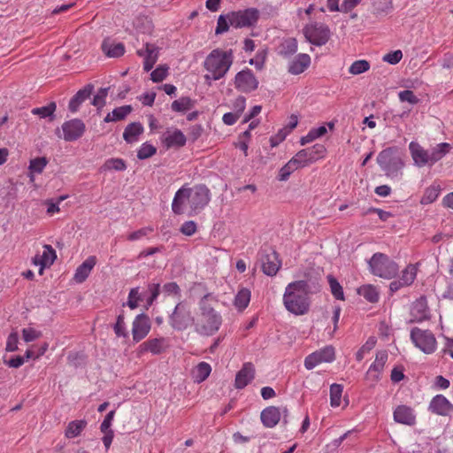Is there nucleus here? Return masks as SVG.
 <instances>
[{
	"instance_id": "79ce46f5",
	"label": "nucleus",
	"mask_w": 453,
	"mask_h": 453,
	"mask_svg": "<svg viewBox=\"0 0 453 453\" xmlns=\"http://www.w3.org/2000/svg\"><path fill=\"white\" fill-rule=\"evenodd\" d=\"M441 189L439 186H430L426 188L421 199L420 203L422 204H430L434 203L439 196Z\"/></svg>"
},
{
	"instance_id": "9b49d317",
	"label": "nucleus",
	"mask_w": 453,
	"mask_h": 453,
	"mask_svg": "<svg viewBox=\"0 0 453 453\" xmlns=\"http://www.w3.org/2000/svg\"><path fill=\"white\" fill-rule=\"evenodd\" d=\"M326 152V147L323 144L317 143L312 147L301 150L293 157V159L300 168H303L323 158Z\"/></svg>"
},
{
	"instance_id": "f3484780",
	"label": "nucleus",
	"mask_w": 453,
	"mask_h": 453,
	"mask_svg": "<svg viewBox=\"0 0 453 453\" xmlns=\"http://www.w3.org/2000/svg\"><path fill=\"white\" fill-rule=\"evenodd\" d=\"M418 273V264H410L408 265L404 270H403L402 274L398 280H393L389 284V288L392 292H395L402 288L411 286Z\"/></svg>"
},
{
	"instance_id": "de8ad7c7",
	"label": "nucleus",
	"mask_w": 453,
	"mask_h": 453,
	"mask_svg": "<svg viewBox=\"0 0 453 453\" xmlns=\"http://www.w3.org/2000/svg\"><path fill=\"white\" fill-rule=\"evenodd\" d=\"M371 67L367 60L360 59L354 61L349 67V73L353 75H358L367 72Z\"/></svg>"
},
{
	"instance_id": "864d4df0",
	"label": "nucleus",
	"mask_w": 453,
	"mask_h": 453,
	"mask_svg": "<svg viewBox=\"0 0 453 453\" xmlns=\"http://www.w3.org/2000/svg\"><path fill=\"white\" fill-rule=\"evenodd\" d=\"M297 50V41L295 38L285 40L281 44L280 54L283 56L292 55Z\"/></svg>"
},
{
	"instance_id": "72a5a7b5",
	"label": "nucleus",
	"mask_w": 453,
	"mask_h": 453,
	"mask_svg": "<svg viewBox=\"0 0 453 453\" xmlns=\"http://www.w3.org/2000/svg\"><path fill=\"white\" fill-rule=\"evenodd\" d=\"M211 372V365L206 362H200L192 371V377L195 382L204 381Z\"/></svg>"
},
{
	"instance_id": "6e6552de",
	"label": "nucleus",
	"mask_w": 453,
	"mask_h": 453,
	"mask_svg": "<svg viewBox=\"0 0 453 453\" xmlns=\"http://www.w3.org/2000/svg\"><path fill=\"white\" fill-rule=\"evenodd\" d=\"M192 323H194V318L191 313L190 305L187 302L177 303L169 317L170 326L177 331H183Z\"/></svg>"
},
{
	"instance_id": "4c0bfd02",
	"label": "nucleus",
	"mask_w": 453,
	"mask_h": 453,
	"mask_svg": "<svg viewBox=\"0 0 453 453\" xmlns=\"http://www.w3.org/2000/svg\"><path fill=\"white\" fill-rule=\"evenodd\" d=\"M250 296L251 294L248 288H241L234 297V306L240 311L246 309L250 302Z\"/></svg>"
},
{
	"instance_id": "393cba45",
	"label": "nucleus",
	"mask_w": 453,
	"mask_h": 453,
	"mask_svg": "<svg viewBox=\"0 0 453 453\" xmlns=\"http://www.w3.org/2000/svg\"><path fill=\"white\" fill-rule=\"evenodd\" d=\"M311 65V57L308 54L301 53L296 56L288 66V72L293 75L303 73Z\"/></svg>"
},
{
	"instance_id": "5701e85b",
	"label": "nucleus",
	"mask_w": 453,
	"mask_h": 453,
	"mask_svg": "<svg viewBox=\"0 0 453 453\" xmlns=\"http://www.w3.org/2000/svg\"><path fill=\"white\" fill-rule=\"evenodd\" d=\"M393 417L396 423L407 426H412L416 421L414 411L411 407L403 404L395 409Z\"/></svg>"
},
{
	"instance_id": "412c9836",
	"label": "nucleus",
	"mask_w": 453,
	"mask_h": 453,
	"mask_svg": "<svg viewBox=\"0 0 453 453\" xmlns=\"http://www.w3.org/2000/svg\"><path fill=\"white\" fill-rule=\"evenodd\" d=\"M255 377V367L251 363H245L237 372L234 380V387L237 389L244 388Z\"/></svg>"
},
{
	"instance_id": "0eeeda50",
	"label": "nucleus",
	"mask_w": 453,
	"mask_h": 453,
	"mask_svg": "<svg viewBox=\"0 0 453 453\" xmlns=\"http://www.w3.org/2000/svg\"><path fill=\"white\" fill-rule=\"evenodd\" d=\"M303 32L306 40L313 45H325L330 39L331 32L327 25L311 21L306 24Z\"/></svg>"
},
{
	"instance_id": "7ed1b4c3",
	"label": "nucleus",
	"mask_w": 453,
	"mask_h": 453,
	"mask_svg": "<svg viewBox=\"0 0 453 453\" xmlns=\"http://www.w3.org/2000/svg\"><path fill=\"white\" fill-rule=\"evenodd\" d=\"M234 61L232 50H224L222 49L212 50L205 58L203 66L207 73L204 74V80L211 84V81H218L223 78L229 71Z\"/></svg>"
},
{
	"instance_id": "37998d69",
	"label": "nucleus",
	"mask_w": 453,
	"mask_h": 453,
	"mask_svg": "<svg viewBox=\"0 0 453 453\" xmlns=\"http://www.w3.org/2000/svg\"><path fill=\"white\" fill-rule=\"evenodd\" d=\"M237 104L240 106L238 112H227L223 115L222 119L226 125H234L238 120L241 112L244 110L245 99L243 97L238 98Z\"/></svg>"
},
{
	"instance_id": "6e6d98bb",
	"label": "nucleus",
	"mask_w": 453,
	"mask_h": 453,
	"mask_svg": "<svg viewBox=\"0 0 453 453\" xmlns=\"http://www.w3.org/2000/svg\"><path fill=\"white\" fill-rule=\"evenodd\" d=\"M124 319H125L124 315L119 314L117 317V321L113 326L114 333L118 337H127V332L126 329V325H125Z\"/></svg>"
},
{
	"instance_id": "ea45409f",
	"label": "nucleus",
	"mask_w": 453,
	"mask_h": 453,
	"mask_svg": "<svg viewBox=\"0 0 453 453\" xmlns=\"http://www.w3.org/2000/svg\"><path fill=\"white\" fill-rule=\"evenodd\" d=\"M193 106V101L188 96H183L178 100L173 101L171 105L172 110L176 112H185L192 109Z\"/></svg>"
},
{
	"instance_id": "3c124183",
	"label": "nucleus",
	"mask_w": 453,
	"mask_h": 453,
	"mask_svg": "<svg viewBox=\"0 0 453 453\" xmlns=\"http://www.w3.org/2000/svg\"><path fill=\"white\" fill-rule=\"evenodd\" d=\"M392 9L390 0H377L373 4V11L376 15L388 14Z\"/></svg>"
},
{
	"instance_id": "5fc2aeb1",
	"label": "nucleus",
	"mask_w": 453,
	"mask_h": 453,
	"mask_svg": "<svg viewBox=\"0 0 453 453\" xmlns=\"http://www.w3.org/2000/svg\"><path fill=\"white\" fill-rule=\"evenodd\" d=\"M142 300V294L139 292V288H133L128 294L127 305L130 309L134 310L138 307V302Z\"/></svg>"
},
{
	"instance_id": "a19ab883",
	"label": "nucleus",
	"mask_w": 453,
	"mask_h": 453,
	"mask_svg": "<svg viewBox=\"0 0 453 453\" xmlns=\"http://www.w3.org/2000/svg\"><path fill=\"white\" fill-rule=\"evenodd\" d=\"M300 167L296 163V161L293 159V157L286 164L284 165L279 171L278 179L280 181H286L292 173L299 169Z\"/></svg>"
},
{
	"instance_id": "423d86ee",
	"label": "nucleus",
	"mask_w": 453,
	"mask_h": 453,
	"mask_svg": "<svg viewBox=\"0 0 453 453\" xmlns=\"http://www.w3.org/2000/svg\"><path fill=\"white\" fill-rule=\"evenodd\" d=\"M377 163L390 178L397 176L404 166V162L400 157L395 155L393 148L381 150L377 157Z\"/></svg>"
},
{
	"instance_id": "bb28decb",
	"label": "nucleus",
	"mask_w": 453,
	"mask_h": 453,
	"mask_svg": "<svg viewBox=\"0 0 453 453\" xmlns=\"http://www.w3.org/2000/svg\"><path fill=\"white\" fill-rule=\"evenodd\" d=\"M96 264V257L95 256L88 257L81 265H80L73 275V280L77 283H82L90 274L92 269Z\"/></svg>"
},
{
	"instance_id": "680f3d73",
	"label": "nucleus",
	"mask_w": 453,
	"mask_h": 453,
	"mask_svg": "<svg viewBox=\"0 0 453 453\" xmlns=\"http://www.w3.org/2000/svg\"><path fill=\"white\" fill-rule=\"evenodd\" d=\"M398 97L401 102H408L411 104H416L419 101L411 90L400 91Z\"/></svg>"
},
{
	"instance_id": "f704fd0d",
	"label": "nucleus",
	"mask_w": 453,
	"mask_h": 453,
	"mask_svg": "<svg viewBox=\"0 0 453 453\" xmlns=\"http://www.w3.org/2000/svg\"><path fill=\"white\" fill-rule=\"evenodd\" d=\"M451 146L448 142L437 144L429 153V165H434L441 160L447 153H449Z\"/></svg>"
},
{
	"instance_id": "c03bdc74",
	"label": "nucleus",
	"mask_w": 453,
	"mask_h": 453,
	"mask_svg": "<svg viewBox=\"0 0 453 453\" xmlns=\"http://www.w3.org/2000/svg\"><path fill=\"white\" fill-rule=\"evenodd\" d=\"M358 294L370 303H376L379 300V293L377 289L371 285L359 288Z\"/></svg>"
},
{
	"instance_id": "473e14b6",
	"label": "nucleus",
	"mask_w": 453,
	"mask_h": 453,
	"mask_svg": "<svg viewBox=\"0 0 453 453\" xmlns=\"http://www.w3.org/2000/svg\"><path fill=\"white\" fill-rule=\"evenodd\" d=\"M102 50L110 58H118L125 53V47L120 42H111L110 41H104Z\"/></svg>"
},
{
	"instance_id": "c85d7f7f",
	"label": "nucleus",
	"mask_w": 453,
	"mask_h": 453,
	"mask_svg": "<svg viewBox=\"0 0 453 453\" xmlns=\"http://www.w3.org/2000/svg\"><path fill=\"white\" fill-rule=\"evenodd\" d=\"M138 54L144 58L143 69L146 72L150 71L157 60V50L153 44L146 43L145 50H139Z\"/></svg>"
},
{
	"instance_id": "9d476101",
	"label": "nucleus",
	"mask_w": 453,
	"mask_h": 453,
	"mask_svg": "<svg viewBox=\"0 0 453 453\" xmlns=\"http://www.w3.org/2000/svg\"><path fill=\"white\" fill-rule=\"evenodd\" d=\"M259 18V12L256 8H248L227 13L229 24L235 28L250 27Z\"/></svg>"
},
{
	"instance_id": "7c9ffc66",
	"label": "nucleus",
	"mask_w": 453,
	"mask_h": 453,
	"mask_svg": "<svg viewBox=\"0 0 453 453\" xmlns=\"http://www.w3.org/2000/svg\"><path fill=\"white\" fill-rule=\"evenodd\" d=\"M92 92V87L88 85L82 89H80L70 100L68 108L72 112L78 111L80 105L90 96Z\"/></svg>"
},
{
	"instance_id": "e2e57ef3",
	"label": "nucleus",
	"mask_w": 453,
	"mask_h": 453,
	"mask_svg": "<svg viewBox=\"0 0 453 453\" xmlns=\"http://www.w3.org/2000/svg\"><path fill=\"white\" fill-rule=\"evenodd\" d=\"M228 23H229V21L227 19V14L226 16L220 15L218 19L217 27L215 29L216 35H220V34H223V33L228 31V29H229Z\"/></svg>"
},
{
	"instance_id": "4d7b16f0",
	"label": "nucleus",
	"mask_w": 453,
	"mask_h": 453,
	"mask_svg": "<svg viewBox=\"0 0 453 453\" xmlns=\"http://www.w3.org/2000/svg\"><path fill=\"white\" fill-rule=\"evenodd\" d=\"M168 73V66L166 65H159L150 74L151 80L154 82H161L164 81Z\"/></svg>"
},
{
	"instance_id": "2eb2a0df",
	"label": "nucleus",
	"mask_w": 453,
	"mask_h": 453,
	"mask_svg": "<svg viewBox=\"0 0 453 453\" xmlns=\"http://www.w3.org/2000/svg\"><path fill=\"white\" fill-rule=\"evenodd\" d=\"M388 358V352L385 350L379 351L376 354L375 360L370 365L365 374L366 380L371 382L372 385H375L380 380V376L384 370Z\"/></svg>"
},
{
	"instance_id": "69168bd1",
	"label": "nucleus",
	"mask_w": 453,
	"mask_h": 453,
	"mask_svg": "<svg viewBox=\"0 0 453 453\" xmlns=\"http://www.w3.org/2000/svg\"><path fill=\"white\" fill-rule=\"evenodd\" d=\"M22 336L26 342H30L37 339L40 334L32 327H27L22 330Z\"/></svg>"
},
{
	"instance_id": "09e8293b",
	"label": "nucleus",
	"mask_w": 453,
	"mask_h": 453,
	"mask_svg": "<svg viewBox=\"0 0 453 453\" xmlns=\"http://www.w3.org/2000/svg\"><path fill=\"white\" fill-rule=\"evenodd\" d=\"M48 164L46 157H36L30 160L28 171L32 173H42Z\"/></svg>"
},
{
	"instance_id": "f03ea898",
	"label": "nucleus",
	"mask_w": 453,
	"mask_h": 453,
	"mask_svg": "<svg viewBox=\"0 0 453 453\" xmlns=\"http://www.w3.org/2000/svg\"><path fill=\"white\" fill-rule=\"evenodd\" d=\"M312 290L308 280H296L287 285L283 294V304L290 313L301 316L306 314L311 306L310 295L319 290L314 286Z\"/></svg>"
},
{
	"instance_id": "f257e3e1",
	"label": "nucleus",
	"mask_w": 453,
	"mask_h": 453,
	"mask_svg": "<svg viewBox=\"0 0 453 453\" xmlns=\"http://www.w3.org/2000/svg\"><path fill=\"white\" fill-rule=\"evenodd\" d=\"M210 202V190L203 185H183L174 195L172 210L174 214L193 216Z\"/></svg>"
},
{
	"instance_id": "bf43d9fd",
	"label": "nucleus",
	"mask_w": 453,
	"mask_h": 453,
	"mask_svg": "<svg viewBox=\"0 0 453 453\" xmlns=\"http://www.w3.org/2000/svg\"><path fill=\"white\" fill-rule=\"evenodd\" d=\"M19 334L17 332H12L9 334L6 342L5 350L8 352H13L18 349Z\"/></svg>"
},
{
	"instance_id": "052dcab7",
	"label": "nucleus",
	"mask_w": 453,
	"mask_h": 453,
	"mask_svg": "<svg viewBox=\"0 0 453 453\" xmlns=\"http://www.w3.org/2000/svg\"><path fill=\"white\" fill-rule=\"evenodd\" d=\"M403 58V52L400 50L391 51L383 57V61L390 64V65H396L398 64L401 59Z\"/></svg>"
},
{
	"instance_id": "13d9d810",
	"label": "nucleus",
	"mask_w": 453,
	"mask_h": 453,
	"mask_svg": "<svg viewBox=\"0 0 453 453\" xmlns=\"http://www.w3.org/2000/svg\"><path fill=\"white\" fill-rule=\"evenodd\" d=\"M148 292L150 293V296L146 298V302L148 305H151L154 301L157 298L160 293V284L159 283H150L148 285Z\"/></svg>"
},
{
	"instance_id": "aec40b11",
	"label": "nucleus",
	"mask_w": 453,
	"mask_h": 453,
	"mask_svg": "<svg viewBox=\"0 0 453 453\" xmlns=\"http://www.w3.org/2000/svg\"><path fill=\"white\" fill-rule=\"evenodd\" d=\"M428 409L431 412L440 416H449L453 413V404L442 395L434 396Z\"/></svg>"
},
{
	"instance_id": "6ab92c4d",
	"label": "nucleus",
	"mask_w": 453,
	"mask_h": 453,
	"mask_svg": "<svg viewBox=\"0 0 453 453\" xmlns=\"http://www.w3.org/2000/svg\"><path fill=\"white\" fill-rule=\"evenodd\" d=\"M168 347L167 341L164 337L147 340L139 345L137 349L138 355H143L150 352L153 355H159Z\"/></svg>"
},
{
	"instance_id": "58836bf2",
	"label": "nucleus",
	"mask_w": 453,
	"mask_h": 453,
	"mask_svg": "<svg viewBox=\"0 0 453 453\" xmlns=\"http://www.w3.org/2000/svg\"><path fill=\"white\" fill-rule=\"evenodd\" d=\"M102 171H125L127 169L126 162L122 158L111 157L107 159L101 167Z\"/></svg>"
},
{
	"instance_id": "ddd939ff",
	"label": "nucleus",
	"mask_w": 453,
	"mask_h": 453,
	"mask_svg": "<svg viewBox=\"0 0 453 453\" xmlns=\"http://www.w3.org/2000/svg\"><path fill=\"white\" fill-rule=\"evenodd\" d=\"M334 358V349L332 346H326L308 355L304 359V366L307 370H311L321 363H331Z\"/></svg>"
},
{
	"instance_id": "c9c22d12",
	"label": "nucleus",
	"mask_w": 453,
	"mask_h": 453,
	"mask_svg": "<svg viewBox=\"0 0 453 453\" xmlns=\"http://www.w3.org/2000/svg\"><path fill=\"white\" fill-rule=\"evenodd\" d=\"M86 426L87 421L84 419L71 421L65 431V435L68 439L75 438L81 434Z\"/></svg>"
},
{
	"instance_id": "2f4dec72",
	"label": "nucleus",
	"mask_w": 453,
	"mask_h": 453,
	"mask_svg": "<svg viewBox=\"0 0 453 453\" xmlns=\"http://www.w3.org/2000/svg\"><path fill=\"white\" fill-rule=\"evenodd\" d=\"M143 132V127L140 123L134 122L129 124L124 130L123 138L128 143L138 141V136Z\"/></svg>"
},
{
	"instance_id": "0e129e2a",
	"label": "nucleus",
	"mask_w": 453,
	"mask_h": 453,
	"mask_svg": "<svg viewBox=\"0 0 453 453\" xmlns=\"http://www.w3.org/2000/svg\"><path fill=\"white\" fill-rule=\"evenodd\" d=\"M115 416V411H111L109 413L106 414L104 417V419L101 423L100 430L101 432H107V431H112L111 429L113 418Z\"/></svg>"
},
{
	"instance_id": "603ef678",
	"label": "nucleus",
	"mask_w": 453,
	"mask_h": 453,
	"mask_svg": "<svg viewBox=\"0 0 453 453\" xmlns=\"http://www.w3.org/2000/svg\"><path fill=\"white\" fill-rule=\"evenodd\" d=\"M57 105L54 102L49 104L48 105L34 108L31 112L34 115H38L41 118H46L53 115L54 111H56Z\"/></svg>"
},
{
	"instance_id": "a878e982",
	"label": "nucleus",
	"mask_w": 453,
	"mask_h": 453,
	"mask_svg": "<svg viewBox=\"0 0 453 453\" xmlns=\"http://www.w3.org/2000/svg\"><path fill=\"white\" fill-rule=\"evenodd\" d=\"M57 258L56 251L51 248L50 245H44L43 246V252L42 255H36L33 258V263L35 265H39L40 270L39 273L42 274L43 272V269L45 267L50 266L55 259Z\"/></svg>"
},
{
	"instance_id": "a18cd8bd",
	"label": "nucleus",
	"mask_w": 453,
	"mask_h": 453,
	"mask_svg": "<svg viewBox=\"0 0 453 453\" xmlns=\"http://www.w3.org/2000/svg\"><path fill=\"white\" fill-rule=\"evenodd\" d=\"M343 387L340 384L334 383L330 387V404L332 407H339L341 405Z\"/></svg>"
},
{
	"instance_id": "1a4fd4ad",
	"label": "nucleus",
	"mask_w": 453,
	"mask_h": 453,
	"mask_svg": "<svg viewBox=\"0 0 453 453\" xmlns=\"http://www.w3.org/2000/svg\"><path fill=\"white\" fill-rule=\"evenodd\" d=\"M410 336L415 347L425 354H432L437 349L435 336L430 330L414 327Z\"/></svg>"
},
{
	"instance_id": "338daca9",
	"label": "nucleus",
	"mask_w": 453,
	"mask_h": 453,
	"mask_svg": "<svg viewBox=\"0 0 453 453\" xmlns=\"http://www.w3.org/2000/svg\"><path fill=\"white\" fill-rule=\"evenodd\" d=\"M162 291L165 296H177L180 294V288L176 282H168L163 286Z\"/></svg>"
},
{
	"instance_id": "b1692460",
	"label": "nucleus",
	"mask_w": 453,
	"mask_h": 453,
	"mask_svg": "<svg viewBox=\"0 0 453 453\" xmlns=\"http://www.w3.org/2000/svg\"><path fill=\"white\" fill-rule=\"evenodd\" d=\"M409 150L415 165L423 167L426 165H429V151L425 150L416 142H411Z\"/></svg>"
},
{
	"instance_id": "4be33fe9",
	"label": "nucleus",
	"mask_w": 453,
	"mask_h": 453,
	"mask_svg": "<svg viewBox=\"0 0 453 453\" xmlns=\"http://www.w3.org/2000/svg\"><path fill=\"white\" fill-rule=\"evenodd\" d=\"M411 321L421 322L429 317V309L427 300L425 296H420L411 305Z\"/></svg>"
},
{
	"instance_id": "e433bc0d",
	"label": "nucleus",
	"mask_w": 453,
	"mask_h": 453,
	"mask_svg": "<svg viewBox=\"0 0 453 453\" xmlns=\"http://www.w3.org/2000/svg\"><path fill=\"white\" fill-rule=\"evenodd\" d=\"M132 111L130 105H124L115 108L111 113H108L104 118L105 122L119 121L124 119Z\"/></svg>"
},
{
	"instance_id": "c756f323",
	"label": "nucleus",
	"mask_w": 453,
	"mask_h": 453,
	"mask_svg": "<svg viewBox=\"0 0 453 453\" xmlns=\"http://www.w3.org/2000/svg\"><path fill=\"white\" fill-rule=\"evenodd\" d=\"M164 142L166 147H181L186 143V136L178 129L167 131L165 134Z\"/></svg>"
},
{
	"instance_id": "dca6fc26",
	"label": "nucleus",
	"mask_w": 453,
	"mask_h": 453,
	"mask_svg": "<svg viewBox=\"0 0 453 453\" xmlns=\"http://www.w3.org/2000/svg\"><path fill=\"white\" fill-rule=\"evenodd\" d=\"M63 138L65 141L73 142L81 138L86 129L85 124L79 119H73L63 123Z\"/></svg>"
},
{
	"instance_id": "a211bd4d",
	"label": "nucleus",
	"mask_w": 453,
	"mask_h": 453,
	"mask_svg": "<svg viewBox=\"0 0 453 453\" xmlns=\"http://www.w3.org/2000/svg\"><path fill=\"white\" fill-rule=\"evenodd\" d=\"M150 330V321L147 315L141 313L135 317L132 325L133 340L135 342L145 338Z\"/></svg>"
},
{
	"instance_id": "39448f33",
	"label": "nucleus",
	"mask_w": 453,
	"mask_h": 453,
	"mask_svg": "<svg viewBox=\"0 0 453 453\" xmlns=\"http://www.w3.org/2000/svg\"><path fill=\"white\" fill-rule=\"evenodd\" d=\"M368 265L373 275L384 279L394 278L399 271L398 265L380 252L374 253L368 260Z\"/></svg>"
},
{
	"instance_id": "cd10ccee",
	"label": "nucleus",
	"mask_w": 453,
	"mask_h": 453,
	"mask_svg": "<svg viewBox=\"0 0 453 453\" xmlns=\"http://www.w3.org/2000/svg\"><path fill=\"white\" fill-rule=\"evenodd\" d=\"M260 418L265 427H274L280 419V409L275 406L267 407L262 411Z\"/></svg>"
},
{
	"instance_id": "4468645a",
	"label": "nucleus",
	"mask_w": 453,
	"mask_h": 453,
	"mask_svg": "<svg viewBox=\"0 0 453 453\" xmlns=\"http://www.w3.org/2000/svg\"><path fill=\"white\" fill-rule=\"evenodd\" d=\"M260 262L263 273L268 276H274L281 266L277 252L271 249L261 251Z\"/></svg>"
},
{
	"instance_id": "f8f14e48",
	"label": "nucleus",
	"mask_w": 453,
	"mask_h": 453,
	"mask_svg": "<svg viewBox=\"0 0 453 453\" xmlns=\"http://www.w3.org/2000/svg\"><path fill=\"white\" fill-rule=\"evenodd\" d=\"M234 88L242 93H250L256 90L259 81L252 70L245 68L235 74Z\"/></svg>"
},
{
	"instance_id": "774afa93",
	"label": "nucleus",
	"mask_w": 453,
	"mask_h": 453,
	"mask_svg": "<svg viewBox=\"0 0 453 453\" xmlns=\"http://www.w3.org/2000/svg\"><path fill=\"white\" fill-rule=\"evenodd\" d=\"M4 363L12 368H19L25 363V358L20 356H16L12 357L9 360H4Z\"/></svg>"
},
{
	"instance_id": "49530a36",
	"label": "nucleus",
	"mask_w": 453,
	"mask_h": 453,
	"mask_svg": "<svg viewBox=\"0 0 453 453\" xmlns=\"http://www.w3.org/2000/svg\"><path fill=\"white\" fill-rule=\"evenodd\" d=\"M327 281L330 286V290L334 297L337 300H344V293L342 287L338 280L331 274L327 275Z\"/></svg>"
},
{
	"instance_id": "8fccbe9b",
	"label": "nucleus",
	"mask_w": 453,
	"mask_h": 453,
	"mask_svg": "<svg viewBox=\"0 0 453 453\" xmlns=\"http://www.w3.org/2000/svg\"><path fill=\"white\" fill-rule=\"evenodd\" d=\"M157 153V148L148 142L142 143L137 151V157L141 160L151 157Z\"/></svg>"
},
{
	"instance_id": "20e7f679",
	"label": "nucleus",
	"mask_w": 453,
	"mask_h": 453,
	"mask_svg": "<svg viewBox=\"0 0 453 453\" xmlns=\"http://www.w3.org/2000/svg\"><path fill=\"white\" fill-rule=\"evenodd\" d=\"M201 313L195 323V330L201 335L210 336L219 331L221 324V315L213 308L200 303Z\"/></svg>"
}]
</instances>
